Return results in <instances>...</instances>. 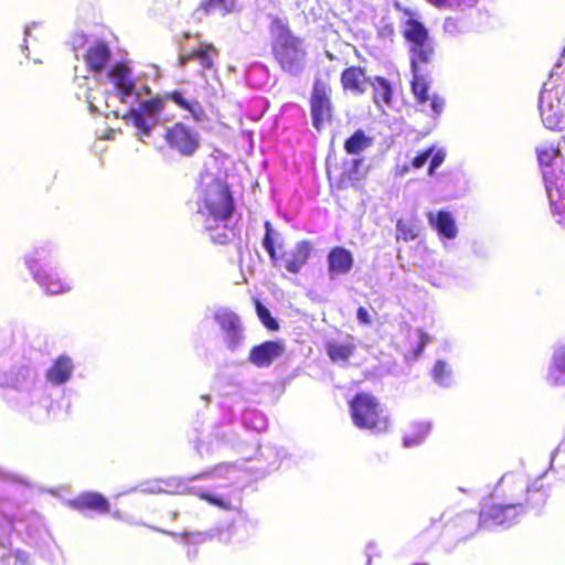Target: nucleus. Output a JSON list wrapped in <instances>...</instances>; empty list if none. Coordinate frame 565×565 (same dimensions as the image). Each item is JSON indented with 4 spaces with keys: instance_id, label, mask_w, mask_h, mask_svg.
Masks as SVG:
<instances>
[{
    "instance_id": "nucleus-1",
    "label": "nucleus",
    "mask_w": 565,
    "mask_h": 565,
    "mask_svg": "<svg viewBox=\"0 0 565 565\" xmlns=\"http://www.w3.org/2000/svg\"><path fill=\"white\" fill-rule=\"evenodd\" d=\"M169 100L173 102L179 108L189 111L195 121H201L205 117L201 103L198 99H186L183 92L179 89L142 99L138 108H131L124 116L125 120H130L136 127L139 140L145 141V138L149 137L152 131V127L147 122V119L157 122Z\"/></svg>"
},
{
    "instance_id": "nucleus-2",
    "label": "nucleus",
    "mask_w": 565,
    "mask_h": 565,
    "mask_svg": "<svg viewBox=\"0 0 565 565\" xmlns=\"http://www.w3.org/2000/svg\"><path fill=\"white\" fill-rule=\"evenodd\" d=\"M270 31L274 34L271 51L275 60L284 72L297 74L302 68L307 54L303 41L294 35L278 17H271Z\"/></svg>"
},
{
    "instance_id": "nucleus-3",
    "label": "nucleus",
    "mask_w": 565,
    "mask_h": 565,
    "mask_svg": "<svg viewBox=\"0 0 565 565\" xmlns=\"http://www.w3.org/2000/svg\"><path fill=\"white\" fill-rule=\"evenodd\" d=\"M348 405L352 423L359 429L376 434L386 433L390 429V418L373 394L359 392L349 401Z\"/></svg>"
},
{
    "instance_id": "nucleus-4",
    "label": "nucleus",
    "mask_w": 565,
    "mask_h": 565,
    "mask_svg": "<svg viewBox=\"0 0 565 565\" xmlns=\"http://www.w3.org/2000/svg\"><path fill=\"white\" fill-rule=\"evenodd\" d=\"M235 202L230 185L223 179H213L204 189L199 212L216 222H225L232 217Z\"/></svg>"
},
{
    "instance_id": "nucleus-5",
    "label": "nucleus",
    "mask_w": 565,
    "mask_h": 565,
    "mask_svg": "<svg viewBox=\"0 0 565 565\" xmlns=\"http://www.w3.org/2000/svg\"><path fill=\"white\" fill-rule=\"evenodd\" d=\"M266 233L263 238V246L268 253L271 264L275 267L284 268L290 274H299L307 265L313 252V244L308 239L299 241L294 248L279 254L271 237L270 223H265Z\"/></svg>"
},
{
    "instance_id": "nucleus-6",
    "label": "nucleus",
    "mask_w": 565,
    "mask_h": 565,
    "mask_svg": "<svg viewBox=\"0 0 565 565\" xmlns=\"http://www.w3.org/2000/svg\"><path fill=\"white\" fill-rule=\"evenodd\" d=\"M403 38L409 44L412 72L422 70V65L430 64L435 56L434 42L428 29L414 18L405 21Z\"/></svg>"
},
{
    "instance_id": "nucleus-7",
    "label": "nucleus",
    "mask_w": 565,
    "mask_h": 565,
    "mask_svg": "<svg viewBox=\"0 0 565 565\" xmlns=\"http://www.w3.org/2000/svg\"><path fill=\"white\" fill-rule=\"evenodd\" d=\"M162 139L171 151L183 158L193 157L201 148L199 131L182 121H177L167 127Z\"/></svg>"
},
{
    "instance_id": "nucleus-8",
    "label": "nucleus",
    "mask_w": 565,
    "mask_h": 565,
    "mask_svg": "<svg viewBox=\"0 0 565 565\" xmlns=\"http://www.w3.org/2000/svg\"><path fill=\"white\" fill-rule=\"evenodd\" d=\"M310 114L312 126L320 131L324 122L331 121L333 104L331 100V86L321 78H316L310 96Z\"/></svg>"
},
{
    "instance_id": "nucleus-9",
    "label": "nucleus",
    "mask_w": 565,
    "mask_h": 565,
    "mask_svg": "<svg viewBox=\"0 0 565 565\" xmlns=\"http://www.w3.org/2000/svg\"><path fill=\"white\" fill-rule=\"evenodd\" d=\"M522 504H500L492 500H486L480 508L479 515L483 529L499 525H511L519 515Z\"/></svg>"
},
{
    "instance_id": "nucleus-10",
    "label": "nucleus",
    "mask_w": 565,
    "mask_h": 565,
    "mask_svg": "<svg viewBox=\"0 0 565 565\" xmlns=\"http://www.w3.org/2000/svg\"><path fill=\"white\" fill-rule=\"evenodd\" d=\"M413 78L411 81V90L420 106L428 104L429 110L423 108L422 110L428 113L431 117L439 116L445 108V98L438 94H429V83L423 75V68L412 72Z\"/></svg>"
},
{
    "instance_id": "nucleus-11",
    "label": "nucleus",
    "mask_w": 565,
    "mask_h": 565,
    "mask_svg": "<svg viewBox=\"0 0 565 565\" xmlns=\"http://www.w3.org/2000/svg\"><path fill=\"white\" fill-rule=\"evenodd\" d=\"M480 529H483L480 515L472 510L456 514L447 524V532L455 543L470 540Z\"/></svg>"
},
{
    "instance_id": "nucleus-12",
    "label": "nucleus",
    "mask_w": 565,
    "mask_h": 565,
    "mask_svg": "<svg viewBox=\"0 0 565 565\" xmlns=\"http://www.w3.org/2000/svg\"><path fill=\"white\" fill-rule=\"evenodd\" d=\"M285 353V344L278 340H268L253 347L248 361L257 367H267Z\"/></svg>"
},
{
    "instance_id": "nucleus-13",
    "label": "nucleus",
    "mask_w": 565,
    "mask_h": 565,
    "mask_svg": "<svg viewBox=\"0 0 565 565\" xmlns=\"http://www.w3.org/2000/svg\"><path fill=\"white\" fill-rule=\"evenodd\" d=\"M545 184L551 206L558 216L557 222L565 224V177L550 175L546 171Z\"/></svg>"
},
{
    "instance_id": "nucleus-14",
    "label": "nucleus",
    "mask_w": 565,
    "mask_h": 565,
    "mask_svg": "<svg viewBox=\"0 0 565 565\" xmlns=\"http://www.w3.org/2000/svg\"><path fill=\"white\" fill-rule=\"evenodd\" d=\"M370 78L366 76L365 68L361 66H349L340 75L341 86L344 92L360 96L366 92Z\"/></svg>"
},
{
    "instance_id": "nucleus-15",
    "label": "nucleus",
    "mask_w": 565,
    "mask_h": 565,
    "mask_svg": "<svg viewBox=\"0 0 565 565\" xmlns=\"http://www.w3.org/2000/svg\"><path fill=\"white\" fill-rule=\"evenodd\" d=\"M68 505L79 512L94 511L99 514H106L110 510L108 500L97 492H84L76 499L71 500Z\"/></svg>"
},
{
    "instance_id": "nucleus-16",
    "label": "nucleus",
    "mask_w": 565,
    "mask_h": 565,
    "mask_svg": "<svg viewBox=\"0 0 565 565\" xmlns=\"http://www.w3.org/2000/svg\"><path fill=\"white\" fill-rule=\"evenodd\" d=\"M34 279L51 295H58L71 290V282L62 279L53 268H40L33 274Z\"/></svg>"
},
{
    "instance_id": "nucleus-17",
    "label": "nucleus",
    "mask_w": 565,
    "mask_h": 565,
    "mask_svg": "<svg viewBox=\"0 0 565 565\" xmlns=\"http://www.w3.org/2000/svg\"><path fill=\"white\" fill-rule=\"evenodd\" d=\"M110 57L111 51L104 41L94 42L84 54L86 66L93 73H100L108 64Z\"/></svg>"
},
{
    "instance_id": "nucleus-18",
    "label": "nucleus",
    "mask_w": 565,
    "mask_h": 565,
    "mask_svg": "<svg viewBox=\"0 0 565 565\" xmlns=\"http://www.w3.org/2000/svg\"><path fill=\"white\" fill-rule=\"evenodd\" d=\"M328 270L331 277L347 275L353 267L352 253L341 246H335L328 254Z\"/></svg>"
},
{
    "instance_id": "nucleus-19",
    "label": "nucleus",
    "mask_w": 565,
    "mask_h": 565,
    "mask_svg": "<svg viewBox=\"0 0 565 565\" xmlns=\"http://www.w3.org/2000/svg\"><path fill=\"white\" fill-rule=\"evenodd\" d=\"M108 76L114 84V86L118 89L121 100L126 96H129L135 93L136 83L132 78L130 68L122 64L116 63L108 72Z\"/></svg>"
},
{
    "instance_id": "nucleus-20",
    "label": "nucleus",
    "mask_w": 565,
    "mask_h": 565,
    "mask_svg": "<svg viewBox=\"0 0 565 565\" xmlns=\"http://www.w3.org/2000/svg\"><path fill=\"white\" fill-rule=\"evenodd\" d=\"M430 343L429 334L423 329L409 330L404 347V356L407 361L417 360L425 347Z\"/></svg>"
},
{
    "instance_id": "nucleus-21",
    "label": "nucleus",
    "mask_w": 565,
    "mask_h": 565,
    "mask_svg": "<svg viewBox=\"0 0 565 565\" xmlns=\"http://www.w3.org/2000/svg\"><path fill=\"white\" fill-rule=\"evenodd\" d=\"M73 372L72 360L66 355L58 356L46 371V379L52 384L60 385L71 379Z\"/></svg>"
},
{
    "instance_id": "nucleus-22",
    "label": "nucleus",
    "mask_w": 565,
    "mask_h": 565,
    "mask_svg": "<svg viewBox=\"0 0 565 565\" xmlns=\"http://www.w3.org/2000/svg\"><path fill=\"white\" fill-rule=\"evenodd\" d=\"M430 224L437 230V232L451 239L457 235V227L455 221L449 212L439 211L436 215L433 213L428 214Z\"/></svg>"
},
{
    "instance_id": "nucleus-23",
    "label": "nucleus",
    "mask_w": 565,
    "mask_h": 565,
    "mask_svg": "<svg viewBox=\"0 0 565 565\" xmlns=\"http://www.w3.org/2000/svg\"><path fill=\"white\" fill-rule=\"evenodd\" d=\"M373 88V99L377 107L390 106L393 98V89L390 82L382 76H375L370 81Z\"/></svg>"
},
{
    "instance_id": "nucleus-24",
    "label": "nucleus",
    "mask_w": 565,
    "mask_h": 565,
    "mask_svg": "<svg viewBox=\"0 0 565 565\" xmlns=\"http://www.w3.org/2000/svg\"><path fill=\"white\" fill-rule=\"evenodd\" d=\"M216 320L230 338V347H235L241 338L239 318L233 312H223L216 316Z\"/></svg>"
},
{
    "instance_id": "nucleus-25",
    "label": "nucleus",
    "mask_w": 565,
    "mask_h": 565,
    "mask_svg": "<svg viewBox=\"0 0 565 565\" xmlns=\"http://www.w3.org/2000/svg\"><path fill=\"white\" fill-rule=\"evenodd\" d=\"M355 344L330 341L326 344V351L333 363H348L355 352Z\"/></svg>"
},
{
    "instance_id": "nucleus-26",
    "label": "nucleus",
    "mask_w": 565,
    "mask_h": 565,
    "mask_svg": "<svg viewBox=\"0 0 565 565\" xmlns=\"http://www.w3.org/2000/svg\"><path fill=\"white\" fill-rule=\"evenodd\" d=\"M372 145L373 138L358 129L344 141L343 148L348 154H360Z\"/></svg>"
},
{
    "instance_id": "nucleus-27",
    "label": "nucleus",
    "mask_w": 565,
    "mask_h": 565,
    "mask_svg": "<svg viewBox=\"0 0 565 565\" xmlns=\"http://www.w3.org/2000/svg\"><path fill=\"white\" fill-rule=\"evenodd\" d=\"M536 157L539 164L545 175L548 171L550 175H555L552 171V167L558 158L562 157L561 150L557 146H544L536 149Z\"/></svg>"
},
{
    "instance_id": "nucleus-28",
    "label": "nucleus",
    "mask_w": 565,
    "mask_h": 565,
    "mask_svg": "<svg viewBox=\"0 0 565 565\" xmlns=\"http://www.w3.org/2000/svg\"><path fill=\"white\" fill-rule=\"evenodd\" d=\"M236 9V0H203L200 2L198 10L209 15L220 12L221 15H227Z\"/></svg>"
},
{
    "instance_id": "nucleus-29",
    "label": "nucleus",
    "mask_w": 565,
    "mask_h": 565,
    "mask_svg": "<svg viewBox=\"0 0 565 565\" xmlns=\"http://www.w3.org/2000/svg\"><path fill=\"white\" fill-rule=\"evenodd\" d=\"M362 163V159H353L351 167L344 170L335 180V186L339 190H345L350 186L359 184L361 178L359 177V169Z\"/></svg>"
},
{
    "instance_id": "nucleus-30",
    "label": "nucleus",
    "mask_w": 565,
    "mask_h": 565,
    "mask_svg": "<svg viewBox=\"0 0 565 565\" xmlns=\"http://www.w3.org/2000/svg\"><path fill=\"white\" fill-rule=\"evenodd\" d=\"M194 60L199 61L203 70L210 71L214 68V60L218 55V50L211 43H205L201 47L193 50Z\"/></svg>"
},
{
    "instance_id": "nucleus-31",
    "label": "nucleus",
    "mask_w": 565,
    "mask_h": 565,
    "mask_svg": "<svg viewBox=\"0 0 565 565\" xmlns=\"http://www.w3.org/2000/svg\"><path fill=\"white\" fill-rule=\"evenodd\" d=\"M547 498L548 494L542 486L537 487L533 484L526 490L525 505L531 509L540 510L545 505Z\"/></svg>"
},
{
    "instance_id": "nucleus-32",
    "label": "nucleus",
    "mask_w": 565,
    "mask_h": 565,
    "mask_svg": "<svg viewBox=\"0 0 565 565\" xmlns=\"http://www.w3.org/2000/svg\"><path fill=\"white\" fill-rule=\"evenodd\" d=\"M428 433H429L428 424H424V423L415 424L412 427V430L409 433L405 434L404 445L406 447L419 445L422 441H424V439L426 438Z\"/></svg>"
},
{
    "instance_id": "nucleus-33",
    "label": "nucleus",
    "mask_w": 565,
    "mask_h": 565,
    "mask_svg": "<svg viewBox=\"0 0 565 565\" xmlns=\"http://www.w3.org/2000/svg\"><path fill=\"white\" fill-rule=\"evenodd\" d=\"M255 307L262 323L269 331H277L279 329V323L274 317H271L270 311L257 299L255 300Z\"/></svg>"
},
{
    "instance_id": "nucleus-34",
    "label": "nucleus",
    "mask_w": 565,
    "mask_h": 565,
    "mask_svg": "<svg viewBox=\"0 0 565 565\" xmlns=\"http://www.w3.org/2000/svg\"><path fill=\"white\" fill-rule=\"evenodd\" d=\"M396 239L397 241H414L417 237V231L408 221L399 218L396 223Z\"/></svg>"
},
{
    "instance_id": "nucleus-35",
    "label": "nucleus",
    "mask_w": 565,
    "mask_h": 565,
    "mask_svg": "<svg viewBox=\"0 0 565 565\" xmlns=\"http://www.w3.org/2000/svg\"><path fill=\"white\" fill-rule=\"evenodd\" d=\"M198 495L200 499H202V500L206 501L207 503L215 505L220 509H223V510H232L233 509V507L231 505V503L228 501H225L222 498H218L209 492H200Z\"/></svg>"
},
{
    "instance_id": "nucleus-36",
    "label": "nucleus",
    "mask_w": 565,
    "mask_h": 565,
    "mask_svg": "<svg viewBox=\"0 0 565 565\" xmlns=\"http://www.w3.org/2000/svg\"><path fill=\"white\" fill-rule=\"evenodd\" d=\"M23 371L26 372L28 370L22 367L17 373L4 374L3 381L0 383V385L8 386V387H15L20 381L19 380L20 375L22 376V379H25V374H23Z\"/></svg>"
},
{
    "instance_id": "nucleus-37",
    "label": "nucleus",
    "mask_w": 565,
    "mask_h": 565,
    "mask_svg": "<svg viewBox=\"0 0 565 565\" xmlns=\"http://www.w3.org/2000/svg\"><path fill=\"white\" fill-rule=\"evenodd\" d=\"M434 152V147H429L428 149L419 152L417 156L414 157L411 164L415 169H419L425 166L427 160L430 158V156Z\"/></svg>"
},
{
    "instance_id": "nucleus-38",
    "label": "nucleus",
    "mask_w": 565,
    "mask_h": 565,
    "mask_svg": "<svg viewBox=\"0 0 565 565\" xmlns=\"http://www.w3.org/2000/svg\"><path fill=\"white\" fill-rule=\"evenodd\" d=\"M553 361L557 371L565 372V344L555 351Z\"/></svg>"
},
{
    "instance_id": "nucleus-39",
    "label": "nucleus",
    "mask_w": 565,
    "mask_h": 565,
    "mask_svg": "<svg viewBox=\"0 0 565 565\" xmlns=\"http://www.w3.org/2000/svg\"><path fill=\"white\" fill-rule=\"evenodd\" d=\"M431 160L428 168V174L433 175L436 168H438L445 160V153L441 150L433 152Z\"/></svg>"
},
{
    "instance_id": "nucleus-40",
    "label": "nucleus",
    "mask_w": 565,
    "mask_h": 565,
    "mask_svg": "<svg viewBox=\"0 0 565 565\" xmlns=\"http://www.w3.org/2000/svg\"><path fill=\"white\" fill-rule=\"evenodd\" d=\"M356 319L360 324L369 326L372 323V319L369 315V311L364 307H359L356 310Z\"/></svg>"
},
{
    "instance_id": "nucleus-41",
    "label": "nucleus",
    "mask_w": 565,
    "mask_h": 565,
    "mask_svg": "<svg viewBox=\"0 0 565 565\" xmlns=\"http://www.w3.org/2000/svg\"><path fill=\"white\" fill-rule=\"evenodd\" d=\"M444 31L454 34L458 31V22L454 18H446L444 22Z\"/></svg>"
},
{
    "instance_id": "nucleus-42",
    "label": "nucleus",
    "mask_w": 565,
    "mask_h": 565,
    "mask_svg": "<svg viewBox=\"0 0 565 565\" xmlns=\"http://www.w3.org/2000/svg\"><path fill=\"white\" fill-rule=\"evenodd\" d=\"M445 369H446V364L445 362L443 361H437L434 365V370H433V373H434V377L436 380H443L444 377V374H445Z\"/></svg>"
},
{
    "instance_id": "nucleus-43",
    "label": "nucleus",
    "mask_w": 565,
    "mask_h": 565,
    "mask_svg": "<svg viewBox=\"0 0 565 565\" xmlns=\"http://www.w3.org/2000/svg\"><path fill=\"white\" fill-rule=\"evenodd\" d=\"M194 60V55H192V52L180 54L179 56V66L184 67L190 61Z\"/></svg>"
},
{
    "instance_id": "nucleus-44",
    "label": "nucleus",
    "mask_w": 565,
    "mask_h": 565,
    "mask_svg": "<svg viewBox=\"0 0 565 565\" xmlns=\"http://www.w3.org/2000/svg\"><path fill=\"white\" fill-rule=\"evenodd\" d=\"M213 476H214V470H206V471H202L200 473L192 476L191 478H189V480L206 479V478H211Z\"/></svg>"
},
{
    "instance_id": "nucleus-45",
    "label": "nucleus",
    "mask_w": 565,
    "mask_h": 565,
    "mask_svg": "<svg viewBox=\"0 0 565 565\" xmlns=\"http://www.w3.org/2000/svg\"><path fill=\"white\" fill-rule=\"evenodd\" d=\"M158 531H159V532H161V533H164V534L174 535L173 533L167 532V531H164V530H158Z\"/></svg>"
},
{
    "instance_id": "nucleus-46",
    "label": "nucleus",
    "mask_w": 565,
    "mask_h": 565,
    "mask_svg": "<svg viewBox=\"0 0 565 565\" xmlns=\"http://www.w3.org/2000/svg\"><path fill=\"white\" fill-rule=\"evenodd\" d=\"M184 38L185 39H190L191 38V33H189V32L184 33Z\"/></svg>"
},
{
    "instance_id": "nucleus-47",
    "label": "nucleus",
    "mask_w": 565,
    "mask_h": 565,
    "mask_svg": "<svg viewBox=\"0 0 565 565\" xmlns=\"http://www.w3.org/2000/svg\"><path fill=\"white\" fill-rule=\"evenodd\" d=\"M20 555H23V553H15L17 557H20Z\"/></svg>"
},
{
    "instance_id": "nucleus-48",
    "label": "nucleus",
    "mask_w": 565,
    "mask_h": 565,
    "mask_svg": "<svg viewBox=\"0 0 565 565\" xmlns=\"http://www.w3.org/2000/svg\"><path fill=\"white\" fill-rule=\"evenodd\" d=\"M413 565H427L425 563H416V564H413Z\"/></svg>"
}]
</instances>
